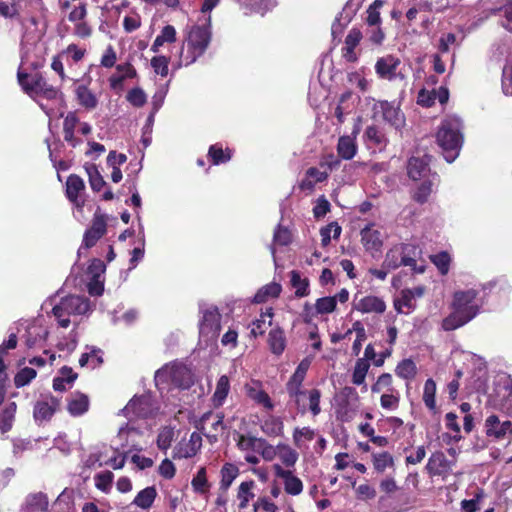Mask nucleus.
<instances>
[{
  "instance_id": "27",
  "label": "nucleus",
  "mask_w": 512,
  "mask_h": 512,
  "mask_svg": "<svg viewBox=\"0 0 512 512\" xmlns=\"http://www.w3.org/2000/svg\"><path fill=\"white\" fill-rule=\"evenodd\" d=\"M125 410L138 418H146L149 414V400L145 396H135L128 402Z\"/></svg>"
},
{
  "instance_id": "46",
  "label": "nucleus",
  "mask_w": 512,
  "mask_h": 512,
  "mask_svg": "<svg viewBox=\"0 0 512 512\" xmlns=\"http://www.w3.org/2000/svg\"><path fill=\"white\" fill-rule=\"evenodd\" d=\"M413 300V291L403 289L400 292V297L394 300V308L398 313H403V307H406L408 310H414L416 305Z\"/></svg>"
},
{
  "instance_id": "33",
  "label": "nucleus",
  "mask_w": 512,
  "mask_h": 512,
  "mask_svg": "<svg viewBox=\"0 0 512 512\" xmlns=\"http://www.w3.org/2000/svg\"><path fill=\"white\" fill-rule=\"evenodd\" d=\"M17 410V404L15 402L8 403L0 414V432L5 434L9 432L15 420V414Z\"/></svg>"
},
{
  "instance_id": "64",
  "label": "nucleus",
  "mask_w": 512,
  "mask_h": 512,
  "mask_svg": "<svg viewBox=\"0 0 512 512\" xmlns=\"http://www.w3.org/2000/svg\"><path fill=\"white\" fill-rule=\"evenodd\" d=\"M319 165L328 171V174L334 170H337L341 165V159L338 155L333 153L325 154L321 157Z\"/></svg>"
},
{
  "instance_id": "3",
  "label": "nucleus",
  "mask_w": 512,
  "mask_h": 512,
  "mask_svg": "<svg viewBox=\"0 0 512 512\" xmlns=\"http://www.w3.org/2000/svg\"><path fill=\"white\" fill-rule=\"evenodd\" d=\"M89 310L88 299L78 296L69 295L60 300L52 309L53 315L56 317L59 326L62 328L69 327L71 315H83Z\"/></svg>"
},
{
  "instance_id": "40",
  "label": "nucleus",
  "mask_w": 512,
  "mask_h": 512,
  "mask_svg": "<svg viewBox=\"0 0 512 512\" xmlns=\"http://www.w3.org/2000/svg\"><path fill=\"white\" fill-rule=\"evenodd\" d=\"M261 429L270 437L282 436L284 423L280 417L270 416L263 422Z\"/></svg>"
},
{
  "instance_id": "9",
  "label": "nucleus",
  "mask_w": 512,
  "mask_h": 512,
  "mask_svg": "<svg viewBox=\"0 0 512 512\" xmlns=\"http://www.w3.org/2000/svg\"><path fill=\"white\" fill-rule=\"evenodd\" d=\"M484 427L486 436L494 440H502L507 435H512V422L508 419H500L495 414L486 418Z\"/></svg>"
},
{
  "instance_id": "43",
  "label": "nucleus",
  "mask_w": 512,
  "mask_h": 512,
  "mask_svg": "<svg viewBox=\"0 0 512 512\" xmlns=\"http://www.w3.org/2000/svg\"><path fill=\"white\" fill-rule=\"evenodd\" d=\"M395 373L398 377L402 379H413L417 374L416 364L411 359H403L397 364L395 368Z\"/></svg>"
},
{
  "instance_id": "28",
  "label": "nucleus",
  "mask_w": 512,
  "mask_h": 512,
  "mask_svg": "<svg viewBox=\"0 0 512 512\" xmlns=\"http://www.w3.org/2000/svg\"><path fill=\"white\" fill-rule=\"evenodd\" d=\"M239 473V468L235 464L225 463L220 470L219 490L228 491Z\"/></svg>"
},
{
  "instance_id": "52",
  "label": "nucleus",
  "mask_w": 512,
  "mask_h": 512,
  "mask_svg": "<svg viewBox=\"0 0 512 512\" xmlns=\"http://www.w3.org/2000/svg\"><path fill=\"white\" fill-rule=\"evenodd\" d=\"M86 172L89 177L90 187L94 192H99L104 186H106L105 180L95 165L86 167Z\"/></svg>"
},
{
  "instance_id": "49",
  "label": "nucleus",
  "mask_w": 512,
  "mask_h": 512,
  "mask_svg": "<svg viewBox=\"0 0 512 512\" xmlns=\"http://www.w3.org/2000/svg\"><path fill=\"white\" fill-rule=\"evenodd\" d=\"M384 5L383 0H374L367 8L366 23L369 26H378L381 24L379 9Z\"/></svg>"
},
{
  "instance_id": "23",
  "label": "nucleus",
  "mask_w": 512,
  "mask_h": 512,
  "mask_svg": "<svg viewBox=\"0 0 512 512\" xmlns=\"http://www.w3.org/2000/svg\"><path fill=\"white\" fill-rule=\"evenodd\" d=\"M390 500L393 501L392 510L394 512H406L413 506L416 498L401 487Z\"/></svg>"
},
{
  "instance_id": "53",
  "label": "nucleus",
  "mask_w": 512,
  "mask_h": 512,
  "mask_svg": "<svg viewBox=\"0 0 512 512\" xmlns=\"http://www.w3.org/2000/svg\"><path fill=\"white\" fill-rule=\"evenodd\" d=\"M337 306V297L326 296L316 300V314H329L335 311Z\"/></svg>"
},
{
  "instance_id": "11",
  "label": "nucleus",
  "mask_w": 512,
  "mask_h": 512,
  "mask_svg": "<svg viewBox=\"0 0 512 512\" xmlns=\"http://www.w3.org/2000/svg\"><path fill=\"white\" fill-rule=\"evenodd\" d=\"M401 61L394 55H386L377 59L375 72L380 79L394 80L397 76V69Z\"/></svg>"
},
{
  "instance_id": "29",
  "label": "nucleus",
  "mask_w": 512,
  "mask_h": 512,
  "mask_svg": "<svg viewBox=\"0 0 512 512\" xmlns=\"http://www.w3.org/2000/svg\"><path fill=\"white\" fill-rule=\"evenodd\" d=\"M256 484L254 480L242 482L237 490V499L239 500L238 509L244 510L248 507L250 500L255 497L253 489Z\"/></svg>"
},
{
  "instance_id": "6",
  "label": "nucleus",
  "mask_w": 512,
  "mask_h": 512,
  "mask_svg": "<svg viewBox=\"0 0 512 512\" xmlns=\"http://www.w3.org/2000/svg\"><path fill=\"white\" fill-rule=\"evenodd\" d=\"M107 232V221L104 214L99 209L94 213L91 226L85 231L82 246L90 249L96 245Z\"/></svg>"
},
{
  "instance_id": "62",
  "label": "nucleus",
  "mask_w": 512,
  "mask_h": 512,
  "mask_svg": "<svg viewBox=\"0 0 512 512\" xmlns=\"http://www.w3.org/2000/svg\"><path fill=\"white\" fill-rule=\"evenodd\" d=\"M127 101L134 107L140 108L146 104L147 97L145 92L139 88H132L126 95Z\"/></svg>"
},
{
  "instance_id": "10",
  "label": "nucleus",
  "mask_w": 512,
  "mask_h": 512,
  "mask_svg": "<svg viewBox=\"0 0 512 512\" xmlns=\"http://www.w3.org/2000/svg\"><path fill=\"white\" fill-rule=\"evenodd\" d=\"M478 292L474 289L466 291H457L454 293L452 308L463 310L464 313L475 312V317L480 311L479 305L474 301L477 298Z\"/></svg>"
},
{
  "instance_id": "44",
  "label": "nucleus",
  "mask_w": 512,
  "mask_h": 512,
  "mask_svg": "<svg viewBox=\"0 0 512 512\" xmlns=\"http://www.w3.org/2000/svg\"><path fill=\"white\" fill-rule=\"evenodd\" d=\"M379 488L381 492H383L379 501L384 502L386 500H390L401 487L397 485V482L393 477H386L380 481Z\"/></svg>"
},
{
  "instance_id": "54",
  "label": "nucleus",
  "mask_w": 512,
  "mask_h": 512,
  "mask_svg": "<svg viewBox=\"0 0 512 512\" xmlns=\"http://www.w3.org/2000/svg\"><path fill=\"white\" fill-rule=\"evenodd\" d=\"M504 394L499 403V409L506 414V416L512 417V380L503 386Z\"/></svg>"
},
{
  "instance_id": "16",
  "label": "nucleus",
  "mask_w": 512,
  "mask_h": 512,
  "mask_svg": "<svg viewBox=\"0 0 512 512\" xmlns=\"http://www.w3.org/2000/svg\"><path fill=\"white\" fill-rule=\"evenodd\" d=\"M429 162L430 157L428 155H424L423 157H411L407 164L408 176L414 181L425 177L430 171Z\"/></svg>"
},
{
  "instance_id": "22",
  "label": "nucleus",
  "mask_w": 512,
  "mask_h": 512,
  "mask_svg": "<svg viewBox=\"0 0 512 512\" xmlns=\"http://www.w3.org/2000/svg\"><path fill=\"white\" fill-rule=\"evenodd\" d=\"M233 150L223 148L222 144L216 143L209 147L207 157L212 165H220L229 162L232 158Z\"/></svg>"
},
{
  "instance_id": "38",
  "label": "nucleus",
  "mask_w": 512,
  "mask_h": 512,
  "mask_svg": "<svg viewBox=\"0 0 512 512\" xmlns=\"http://www.w3.org/2000/svg\"><path fill=\"white\" fill-rule=\"evenodd\" d=\"M277 457L280 459L284 466L292 468L297 463L299 459V454L295 449L290 447L288 444L279 443Z\"/></svg>"
},
{
  "instance_id": "36",
  "label": "nucleus",
  "mask_w": 512,
  "mask_h": 512,
  "mask_svg": "<svg viewBox=\"0 0 512 512\" xmlns=\"http://www.w3.org/2000/svg\"><path fill=\"white\" fill-rule=\"evenodd\" d=\"M402 256L403 266H414L416 258L420 255V248L411 243L396 244Z\"/></svg>"
},
{
  "instance_id": "35",
  "label": "nucleus",
  "mask_w": 512,
  "mask_h": 512,
  "mask_svg": "<svg viewBox=\"0 0 512 512\" xmlns=\"http://www.w3.org/2000/svg\"><path fill=\"white\" fill-rule=\"evenodd\" d=\"M75 94L79 104L86 109L91 110L97 107V97L86 85H79L75 90Z\"/></svg>"
},
{
  "instance_id": "18",
  "label": "nucleus",
  "mask_w": 512,
  "mask_h": 512,
  "mask_svg": "<svg viewBox=\"0 0 512 512\" xmlns=\"http://www.w3.org/2000/svg\"><path fill=\"white\" fill-rule=\"evenodd\" d=\"M475 317V312L464 313L463 310L453 309V312L450 313L447 317L442 320V329L445 331H453L456 330L469 321H471Z\"/></svg>"
},
{
  "instance_id": "37",
  "label": "nucleus",
  "mask_w": 512,
  "mask_h": 512,
  "mask_svg": "<svg viewBox=\"0 0 512 512\" xmlns=\"http://www.w3.org/2000/svg\"><path fill=\"white\" fill-rule=\"evenodd\" d=\"M157 497V491L154 486L146 487L138 492L133 500V504L144 510L149 509Z\"/></svg>"
},
{
  "instance_id": "59",
  "label": "nucleus",
  "mask_w": 512,
  "mask_h": 512,
  "mask_svg": "<svg viewBox=\"0 0 512 512\" xmlns=\"http://www.w3.org/2000/svg\"><path fill=\"white\" fill-rule=\"evenodd\" d=\"M308 394L309 406L307 411L309 410L313 416H317L321 413L320 407V399H321V391L317 388H313L309 391H306Z\"/></svg>"
},
{
  "instance_id": "47",
  "label": "nucleus",
  "mask_w": 512,
  "mask_h": 512,
  "mask_svg": "<svg viewBox=\"0 0 512 512\" xmlns=\"http://www.w3.org/2000/svg\"><path fill=\"white\" fill-rule=\"evenodd\" d=\"M369 368L370 364L366 359H358L352 374V383L358 386L364 384Z\"/></svg>"
},
{
  "instance_id": "1",
  "label": "nucleus",
  "mask_w": 512,
  "mask_h": 512,
  "mask_svg": "<svg viewBox=\"0 0 512 512\" xmlns=\"http://www.w3.org/2000/svg\"><path fill=\"white\" fill-rule=\"evenodd\" d=\"M212 38L210 16L203 24H194L185 30L180 59L186 66L193 64L207 50Z\"/></svg>"
},
{
  "instance_id": "39",
  "label": "nucleus",
  "mask_w": 512,
  "mask_h": 512,
  "mask_svg": "<svg viewBox=\"0 0 512 512\" xmlns=\"http://www.w3.org/2000/svg\"><path fill=\"white\" fill-rule=\"evenodd\" d=\"M290 283L291 286L295 289V297L303 298L309 295V280L307 278H301V275L298 271L292 270L290 273Z\"/></svg>"
},
{
  "instance_id": "45",
  "label": "nucleus",
  "mask_w": 512,
  "mask_h": 512,
  "mask_svg": "<svg viewBox=\"0 0 512 512\" xmlns=\"http://www.w3.org/2000/svg\"><path fill=\"white\" fill-rule=\"evenodd\" d=\"M382 266L387 270H395L400 266H403L402 256L397 245H394L387 251Z\"/></svg>"
},
{
  "instance_id": "21",
  "label": "nucleus",
  "mask_w": 512,
  "mask_h": 512,
  "mask_svg": "<svg viewBox=\"0 0 512 512\" xmlns=\"http://www.w3.org/2000/svg\"><path fill=\"white\" fill-rule=\"evenodd\" d=\"M267 341L269 349L274 355L280 356L284 352L287 341L282 328L276 327L271 329Z\"/></svg>"
},
{
  "instance_id": "19",
  "label": "nucleus",
  "mask_w": 512,
  "mask_h": 512,
  "mask_svg": "<svg viewBox=\"0 0 512 512\" xmlns=\"http://www.w3.org/2000/svg\"><path fill=\"white\" fill-rule=\"evenodd\" d=\"M79 123L80 120L75 111L68 112L63 121L64 140L72 147H76L80 143V140L74 134L75 128Z\"/></svg>"
},
{
  "instance_id": "13",
  "label": "nucleus",
  "mask_w": 512,
  "mask_h": 512,
  "mask_svg": "<svg viewBox=\"0 0 512 512\" xmlns=\"http://www.w3.org/2000/svg\"><path fill=\"white\" fill-rule=\"evenodd\" d=\"M273 471L276 477L283 479L284 490L287 494L296 496L303 491L301 479L295 476L291 470H286L281 465L274 464Z\"/></svg>"
},
{
  "instance_id": "50",
  "label": "nucleus",
  "mask_w": 512,
  "mask_h": 512,
  "mask_svg": "<svg viewBox=\"0 0 512 512\" xmlns=\"http://www.w3.org/2000/svg\"><path fill=\"white\" fill-rule=\"evenodd\" d=\"M500 20V25L512 33V0L507 1L503 6L497 9Z\"/></svg>"
},
{
  "instance_id": "2",
  "label": "nucleus",
  "mask_w": 512,
  "mask_h": 512,
  "mask_svg": "<svg viewBox=\"0 0 512 512\" xmlns=\"http://www.w3.org/2000/svg\"><path fill=\"white\" fill-rule=\"evenodd\" d=\"M463 124L460 118L452 116L444 119L437 132V142L447 153L448 162H452L458 155L463 142Z\"/></svg>"
},
{
  "instance_id": "51",
  "label": "nucleus",
  "mask_w": 512,
  "mask_h": 512,
  "mask_svg": "<svg viewBox=\"0 0 512 512\" xmlns=\"http://www.w3.org/2000/svg\"><path fill=\"white\" fill-rule=\"evenodd\" d=\"M37 372L30 367L20 369L14 376V385L16 388H21L28 385L35 377Z\"/></svg>"
},
{
  "instance_id": "7",
  "label": "nucleus",
  "mask_w": 512,
  "mask_h": 512,
  "mask_svg": "<svg viewBox=\"0 0 512 512\" xmlns=\"http://www.w3.org/2000/svg\"><path fill=\"white\" fill-rule=\"evenodd\" d=\"M375 114H380L383 120L396 129H400L405 124V117L399 106L386 100L377 101L373 106Z\"/></svg>"
},
{
  "instance_id": "55",
  "label": "nucleus",
  "mask_w": 512,
  "mask_h": 512,
  "mask_svg": "<svg viewBox=\"0 0 512 512\" xmlns=\"http://www.w3.org/2000/svg\"><path fill=\"white\" fill-rule=\"evenodd\" d=\"M113 479L114 475L109 470L97 473L94 477L95 486L100 491L107 493L111 489Z\"/></svg>"
},
{
  "instance_id": "63",
  "label": "nucleus",
  "mask_w": 512,
  "mask_h": 512,
  "mask_svg": "<svg viewBox=\"0 0 512 512\" xmlns=\"http://www.w3.org/2000/svg\"><path fill=\"white\" fill-rule=\"evenodd\" d=\"M273 242L276 245L287 246L292 242L290 230L282 225H278L274 231Z\"/></svg>"
},
{
  "instance_id": "57",
  "label": "nucleus",
  "mask_w": 512,
  "mask_h": 512,
  "mask_svg": "<svg viewBox=\"0 0 512 512\" xmlns=\"http://www.w3.org/2000/svg\"><path fill=\"white\" fill-rule=\"evenodd\" d=\"M293 443L297 448L302 447V440L312 441L315 437V431L310 427H296L293 430Z\"/></svg>"
},
{
  "instance_id": "41",
  "label": "nucleus",
  "mask_w": 512,
  "mask_h": 512,
  "mask_svg": "<svg viewBox=\"0 0 512 512\" xmlns=\"http://www.w3.org/2000/svg\"><path fill=\"white\" fill-rule=\"evenodd\" d=\"M194 492L205 494L210 490V483L207 479V471L205 467H200L191 481Z\"/></svg>"
},
{
  "instance_id": "34",
  "label": "nucleus",
  "mask_w": 512,
  "mask_h": 512,
  "mask_svg": "<svg viewBox=\"0 0 512 512\" xmlns=\"http://www.w3.org/2000/svg\"><path fill=\"white\" fill-rule=\"evenodd\" d=\"M422 399L432 414L438 413L436 406V383L432 378L427 379L424 383Z\"/></svg>"
},
{
  "instance_id": "24",
  "label": "nucleus",
  "mask_w": 512,
  "mask_h": 512,
  "mask_svg": "<svg viewBox=\"0 0 512 512\" xmlns=\"http://www.w3.org/2000/svg\"><path fill=\"white\" fill-rule=\"evenodd\" d=\"M357 144L355 138L351 136H341L337 143V155L342 160H351L357 153Z\"/></svg>"
},
{
  "instance_id": "5",
  "label": "nucleus",
  "mask_w": 512,
  "mask_h": 512,
  "mask_svg": "<svg viewBox=\"0 0 512 512\" xmlns=\"http://www.w3.org/2000/svg\"><path fill=\"white\" fill-rule=\"evenodd\" d=\"M156 379L170 382L173 386L181 389H188L193 384L191 371L182 364H173L158 370Z\"/></svg>"
},
{
  "instance_id": "48",
  "label": "nucleus",
  "mask_w": 512,
  "mask_h": 512,
  "mask_svg": "<svg viewBox=\"0 0 512 512\" xmlns=\"http://www.w3.org/2000/svg\"><path fill=\"white\" fill-rule=\"evenodd\" d=\"M431 262L437 267L441 275H446L450 268L451 257L447 251H441L430 256Z\"/></svg>"
},
{
  "instance_id": "4",
  "label": "nucleus",
  "mask_w": 512,
  "mask_h": 512,
  "mask_svg": "<svg viewBox=\"0 0 512 512\" xmlns=\"http://www.w3.org/2000/svg\"><path fill=\"white\" fill-rule=\"evenodd\" d=\"M18 82L22 89L29 95H40L47 100L56 99L59 90L49 84L41 73L30 76L28 73L18 71Z\"/></svg>"
},
{
  "instance_id": "15",
  "label": "nucleus",
  "mask_w": 512,
  "mask_h": 512,
  "mask_svg": "<svg viewBox=\"0 0 512 512\" xmlns=\"http://www.w3.org/2000/svg\"><path fill=\"white\" fill-rule=\"evenodd\" d=\"M60 406V400L54 396L50 397V401H38L34 406L33 416L36 422L42 423L49 421Z\"/></svg>"
},
{
  "instance_id": "42",
  "label": "nucleus",
  "mask_w": 512,
  "mask_h": 512,
  "mask_svg": "<svg viewBox=\"0 0 512 512\" xmlns=\"http://www.w3.org/2000/svg\"><path fill=\"white\" fill-rule=\"evenodd\" d=\"M372 463H373L374 469L378 473H383L387 468H391L394 466V458L387 451H384L381 453H373L372 454Z\"/></svg>"
},
{
  "instance_id": "58",
  "label": "nucleus",
  "mask_w": 512,
  "mask_h": 512,
  "mask_svg": "<svg viewBox=\"0 0 512 512\" xmlns=\"http://www.w3.org/2000/svg\"><path fill=\"white\" fill-rule=\"evenodd\" d=\"M174 438V430L171 427L162 428L157 435V447L166 451L172 444Z\"/></svg>"
},
{
  "instance_id": "56",
  "label": "nucleus",
  "mask_w": 512,
  "mask_h": 512,
  "mask_svg": "<svg viewBox=\"0 0 512 512\" xmlns=\"http://www.w3.org/2000/svg\"><path fill=\"white\" fill-rule=\"evenodd\" d=\"M365 137L376 146L386 145L387 143L385 134L375 125H370L366 128Z\"/></svg>"
},
{
  "instance_id": "12",
  "label": "nucleus",
  "mask_w": 512,
  "mask_h": 512,
  "mask_svg": "<svg viewBox=\"0 0 512 512\" xmlns=\"http://www.w3.org/2000/svg\"><path fill=\"white\" fill-rule=\"evenodd\" d=\"M84 190L85 183L79 175L71 174L67 177L65 195L79 209H82L85 205V201L80 198Z\"/></svg>"
},
{
  "instance_id": "32",
  "label": "nucleus",
  "mask_w": 512,
  "mask_h": 512,
  "mask_svg": "<svg viewBox=\"0 0 512 512\" xmlns=\"http://www.w3.org/2000/svg\"><path fill=\"white\" fill-rule=\"evenodd\" d=\"M378 230L365 227L361 230V241L366 250L378 251L382 246V240Z\"/></svg>"
},
{
  "instance_id": "31",
  "label": "nucleus",
  "mask_w": 512,
  "mask_h": 512,
  "mask_svg": "<svg viewBox=\"0 0 512 512\" xmlns=\"http://www.w3.org/2000/svg\"><path fill=\"white\" fill-rule=\"evenodd\" d=\"M88 408L89 398L87 395L80 392H77L67 404V410L72 416H80L87 412Z\"/></svg>"
},
{
  "instance_id": "20",
  "label": "nucleus",
  "mask_w": 512,
  "mask_h": 512,
  "mask_svg": "<svg viewBox=\"0 0 512 512\" xmlns=\"http://www.w3.org/2000/svg\"><path fill=\"white\" fill-rule=\"evenodd\" d=\"M220 314L217 308L204 311L200 322V330L202 333H216L220 331Z\"/></svg>"
},
{
  "instance_id": "17",
  "label": "nucleus",
  "mask_w": 512,
  "mask_h": 512,
  "mask_svg": "<svg viewBox=\"0 0 512 512\" xmlns=\"http://www.w3.org/2000/svg\"><path fill=\"white\" fill-rule=\"evenodd\" d=\"M354 309L361 313L382 314L386 310V304L382 298L368 295L354 302Z\"/></svg>"
},
{
  "instance_id": "61",
  "label": "nucleus",
  "mask_w": 512,
  "mask_h": 512,
  "mask_svg": "<svg viewBox=\"0 0 512 512\" xmlns=\"http://www.w3.org/2000/svg\"><path fill=\"white\" fill-rule=\"evenodd\" d=\"M262 439L263 438H257L255 436H245L240 434L237 441V447L242 451L254 450L257 452Z\"/></svg>"
},
{
  "instance_id": "25",
  "label": "nucleus",
  "mask_w": 512,
  "mask_h": 512,
  "mask_svg": "<svg viewBox=\"0 0 512 512\" xmlns=\"http://www.w3.org/2000/svg\"><path fill=\"white\" fill-rule=\"evenodd\" d=\"M230 391V381L226 375H222L216 384V389L211 397V402L214 408L221 407Z\"/></svg>"
},
{
  "instance_id": "30",
  "label": "nucleus",
  "mask_w": 512,
  "mask_h": 512,
  "mask_svg": "<svg viewBox=\"0 0 512 512\" xmlns=\"http://www.w3.org/2000/svg\"><path fill=\"white\" fill-rule=\"evenodd\" d=\"M448 468V461L443 453L433 454L426 465L428 473L434 476L443 475Z\"/></svg>"
},
{
  "instance_id": "60",
  "label": "nucleus",
  "mask_w": 512,
  "mask_h": 512,
  "mask_svg": "<svg viewBox=\"0 0 512 512\" xmlns=\"http://www.w3.org/2000/svg\"><path fill=\"white\" fill-rule=\"evenodd\" d=\"M169 62V57L163 55L154 56L151 59V66L156 74L160 75L161 77H166L169 72Z\"/></svg>"
},
{
  "instance_id": "8",
  "label": "nucleus",
  "mask_w": 512,
  "mask_h": 512,
  "mask_svg": "<svg viewBox=\"0 0 512 512\" xmlns=\"http://www.w3.org/2000/svg\"><path fill=\"white\" fill-rule=\"evenodd\" d=\"M305 378V374L295 370L286 383V391L289 397L294 401L298 412L302 415L307 412L306 405L301 404V397L306 395V390L303 389Z\"/></svg>"
},
{
  "instance_id": "26",
  "label": "nucleus",
  "mask_w": 512,
  "mask_h": 512,
  "mask_svg": "<svg viewBox=\"0 0 512 512\" xmlns=\"http://www.w3.org/2000/svg\"><path fill=\"white\" fill-rule=\"evenodd\" d=\"M282 286L277 282H271L261 287L253 297L256 304L265 303L270 298H278L281 294Z\"/></svg>"
},
{
  "instance_id": "14",
  "label": "nucleus",
  "mask_w": 512,
  "mask_h": 512,
  "mask_svg": "<svg viewBox=\"0 0 512 512\" xmlns=\"http://www.w3.org/2000/svg\"><path fill=\"white\" fill-rule=\"evenodd\" d=\"M362 32L360 29L353 27L347 36L345 37L344 46L342 48V57L351 63H355L358 60V55L355 52V48L359 45L362 39Z\"/></svg>"
}]
</instances>
